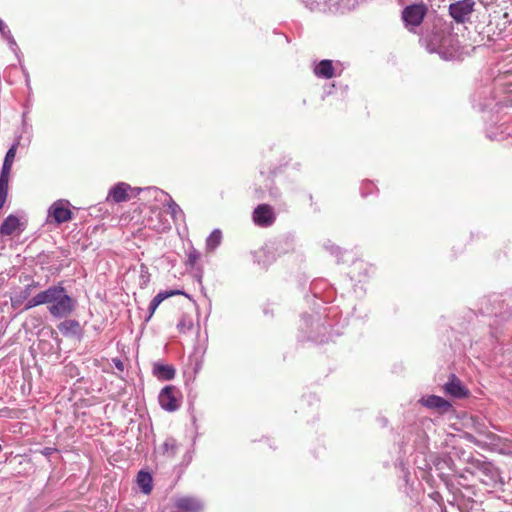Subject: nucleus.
<instances>
[{
  "instance_id": "obj_5",
  "label": "nucleus",
  "mask_w": 512,
  "mask_h": 512,
  "mask_svg": "<svg viewBox=\"0 0 512 512\" xmlns=\"http://www.w3.org/2000/svg\"><path fill=\"white\" fill-rule=\"evenodd\" d=\"M156 201L162 203L164 206L167 207L166 213H169L171 215V218L173 220H176L178 215L182 213V210L180 206L172 199V197L156 188V187H149L145 189Z\"/></svg>"
},
{
  "instance_id": "obj_3",
  "label": "nucleus",
  "mask_w": 512,
  "mask_h": 512,
  "mask_svg": "<svg viewBox=\"0 0 512 512\" xmlns=\"http://www.w3.org/2000/svg\"><path fill=\"white\" fill-rule=\"evenodd\" d=\"M73 213L70 210V202L60 199L55 201L48 209V222L62 224L72 219Z\"/></svg>"
},
{
  "instance_id": "obj_23",
  "label": "nucleus",
  "mask_w": 512,
  "mask_h": 512,
  "mask_svg": "<svg viewBox=\"0 0 512 512\" xmlns=\"http://www.w3.org/2000/svg\"><path fill=\"white\" fill-rule=\"evenodd\" d=\"M222 234L221 231L214 230L206 240V245L209 250H214L221 242Z\"/></svg>"
},
{
  "instance_id": "obj_11",
  "label": "nucleus",
  "mask_w": 512,
  "mask_h": 512,
  "mask_svg": "<svg viewBox=\"0 0 512 512\" xmlns=\"http://www.w3.org/2000/svg\"><path fill=\"white\" fill-rule=\"evenodd\" d=\"M174 505L184 512H200L203 509L202 502L190 496L177 497L174 501Z\"/></svg>"
},
{
  "instance_id": "obj_21",
  "label": "nucleus",
  "mask_w": 512,
  "mask_h": 512,
  "mask_svg": "<svg viewBox=\"0 0 512 512\" xmlns=\"http://www.w3.org/2000/svg\"><path fill=\"white\" fill-rule=\"evenodd\" d=\"M79 328L80 325L76 320H65L58 325L59 331L65 336L76 334Z\"/></svg>"
},
{
  "instance_id": "obj_17",
  "label": "nucleus",
  "mask_w": 512,
  "mask_h": 512,
  "mask_svg": "<svg viewBox=\"0 0 512 512\" xmlns=\"http://www.w3.org/2000/svg\"><path fill=\"white\" fill-rule=\"evenodd\" d=\"M153 374L160 380H171L175 376V369L171 365L155 363Z\"/></svg>"
},
{
  "instance_id": "obj_4",
  "label": "nucleus",
  "mask_w": 512,
  "mask_h": 512,
  "mask_svg": "<svg viewBox=\"0 0 512 512\" xmlns=\"http://www.w3.org/2000/svg\"><path fill=\"white\" fill-rule=\"evenodd\" d=\"M428 7L423 2L406 6L402 11V19L406 25L417 27L426 16Z\"/></svg>"
},
{
  "instance_id": "obj_26",
  "label": "nucleus",
  "mask_w": 512,
  "mask_h": 512,
  "mask_svg": "<svg viewBox=\"0 0 512 512\" xmlns=\"http://www.w3.org/2000/svg\"><path fill=\"white\" fill-rule=\"evenodd\" d=\"M30 290H31V286L29 285L25 288V290L21 293V295H19L18 298H16L15 300L12 299V301L17 302V303L21 302L23 299L27 298L30 295Z\"/></svg>"
},
{
  "instance_id": "obj_22",
  "label": "nucleus",
  "mask_w": 512,
  "mask_h": 512,
  "mask_svg": "<svg viewBox=\"0 0 512 512\" xmlns=\"http://www.w3.org/2000/svg\"><path fill=\"white\" fill-rule=\"evenodd\" d=\"M161 448L166 457L173 458L178 452L179 445L174 438H167Z\"/></svg>"
},
{
  "instance_id": "obj_18",
  "label": "nucleus",
  "mask_w": 512,
  "mask_h": 512,
  "mask_svg": "<svg viewBox=\"0 0 512 512\" xmlns=\"http://www.w3.org/2000/svg\"><path fill=\"white\" fill-rule=\"evenodd\" d=\"M426 46L429 51L434 52L444 47V35L441 31H435L431 35H427L424 38Z\"/></svg>"
},
{
  "instance_id": "obj_2",
  "label": "nucleus",
  "mask_w": 512,
  "mask_h": 512,
  "mask_svg": "<svg viewBox=\"0 0 512 512\" xmlns=\"http://www.w3.org/2000/svg\"><path fill=\"white\" fill-rule=\"evenodd\" d=\"M141 191H143L142 188L132 187L125 182H118L109 189L106 202L113 204L127 202L136 197Z\"/></svg>"
},
{
  "instance_id": "obj_10",
  "label": "nucleus",
  "mask_w": 512,
  "mask_h": 512,
  "mask_svg": "<svg viewBox=\"0 0 512 512\" xmlns=\"http://www.w3.org/2000/svg\"><path fill=\"white\" fill-rule=\"evenodd\" d=\"M25 229V223L15 215H9L3 221L0 227V234L2 236H11L13 234H19Z\"/></svg>"
},
{
  "instance_id": "obj_14",
  "label": "nucleus",
  "mask_w": 512,
  "mask_h": 512,
  "mask_svg": "<svg viewBox=\"0 0 512 512\" xmlns=\"http://www.w3.org/2000/svg\"><path fill=\"white\" fill-rule=\"evenodd\" d=\"M315 2H323L330 10L335 12H344L351 10L358 4V0H314Z\"/></svg>"
},
{
  "instance_id": "obj_13",
  "label": "nucleus",
  "mask_w": 512,
  "mask_h": 512,
  "mask_svg": "<svg viewBox=\"0 0 512 512\" xmlns=\"http://www.w3.org/2000/svg\"><path fill=\"white\" fill-rule=\"evenodd\" d=\"M445 392L456 398L467 396L468 390L462 385L461 381L454 375L451 376L449 382L444 386Z\"/></svg>"
},
{
  "instance_id": "obj_27",
  "label": "nucleus",
  "mask_w": 512,
  "mask_h": 512,
  "mask_svg": "<svg viewBox=\"0 0 512 512\" xmlns=\"http://www.w3.org/2000/svg\"><path fill=\"white\" fill-rule=\"evenodd\" d=\"M0 33L5 36H10V30L8 29L7 25L0 19Z\"/></svg>"
},
{
  "instance_id": "obj_6",
  "label": "nucleus",
  "mask_w": 512,
  "mask_h": 512,
  "mask_svg": "<svg viewBox=\"0 0 512 512\" xmlns=\"http://www.w3.org/2000/svg\"><path fill=\"white\" fill-rule=\"evenodd\" d=\"M180 393L174 386L164 387L158 396L160 406L169 412L176 411L180 407Z\"/></svg>"
},
{
  "instance_id": "obj_20",
  "label": "nucleus",
  "mask_w": 512,
  "mask_h": 512,
  "mask_svg": "<svg viewBox=\"0 0 512 512\" xmlns=\"http://www.w3.org/2000/svg\"><path fill=\"white\" fill-rule=\"evenodd\" d=\"M137 483L142 492L149 494L152 490V477L148 472L140 471L137 476Z\"/></svg>"
},
{
  "instance_id": "obj_25",
  "label": "nucleus",
  "mask_w": 512,
  "mask_h": 512,
  "mask_svg": "<svg viewBox=\"0 0 512 512\" xmlns=\"http://www.w3.org/2000/svg\"><path fill=\"white\" fill-rule=\"evenodd\" d=\"M16 148L17 144H13L10 149L7 151L4 160H14L16 156Z\"/></svg>"
},
{
  "instance_id": "obj_9",
  "label": "nucleus",
  "mask_w": 512,
  "mask_h": 512,
  "mask_svg": "<svg viewBox=\"0 0 512 512\" xmlns=\"http://www.w3.org/2000/svg\"><path fill=\"white\" fill-rule=\"evenodd\" d=\"M253 220L258 226L267 227L274 223L273 208L267 204L257 206L253 212Z\"/></svg>"
},
{
  "instance_id": "obj_28",
  "label": "nucleus",
  "mask_w": 512,
  "mask_h": 512,
  "mask_svg": "<svg viewBox=\"0 0 512 512\" xmlns=\"http://www.w3.org/2000/svg\"><path fill=\"white\" fill-rule=\"evenodd\" d=\"M198 258V255L196 253H190L189 254V261L194 264Z\"/></svg>"
},
{
  "instance_id": "obj_24",
  "label": "nucleus",
  "mask_w": 512,
  "mask_h": 512,
  "mask_svg": "<svg viewBox=\"0 0 512 512\" xmlns=\"http://www.w3.org/2000/svg\"><path fill=\"white\" fill-rule=\"evenodd\" d=\"M177 328L180 333H186L193 328V319L191 316L187 314H183L179 323L177 324Z\"/></svg>"
},
{
  "instance_id": "obj_8",
  "label": "nucleus",
  "mask_w": 512,
  "mask_h": 512,
  "mask_svg": "<svg viewBox=\"0 0 512 512\" xmlns=\"http://www.w3.org/2000/svg\"><path fill=\"white\" fill-rule=\"evenodd\" d=\"M146 225L157 232H164L170 228V223L158 207L150 208V215L146 219Z\"/></svg>"
},
{
  "instance_id": "obj_12",
  "label": "nucleus",
  "mask_w": 512,
  "mask_h": 512,
  "mask_svg": "<svg viewBox=\"0 0 512 512\" xmlns=\"http://www.w3.org/2000/svg\"><path fill=\"white\" fill-rule=\"evenodd\" d=\"M13 162H3L0 172V209L4 206L9 189V177Z\"/></svg>"
},
{
  "instance_id": "obj_16",
  "label": "nucleus",
  "mask_w": 512,
  "mask_h": 512,
  "mask_svg": "<svg viewBox=\"0 0 512 512\" xmlns=\"http://www.w3.org/2000/svg\"><path fill=\"white\" fill-rule=\"evenodd\" d=\"M316 76L324 79H331L335 76V70L331 60H322L314 68Z\"/></svg>"
},
{
  "instance_id": "obj_15",
  "label": "nucleus",
  "mask_w": 512,
  "mask_h": 512,
  "mask_svg": "<svg viewBox=\"0 0 512 512\" xmlns=\"http://www.w3.org/2000/svg\"><path fill=\"white\" fill-rule=\"evenodd\" d=\"M421 403L428 408L436 409L440 412H446L451 407L448 401L436 395H431L428 396L427 398H422Z\"/></svg>"
},
{
  "instance_id": "obj_7",
  "label": "nucleus",
  "mask_w": 512,
  "mask_h": 512,
  "mask_svg": "<svg viewBox=\"0 0 512 512\" xmlns=\"http://www.w3.org/2000/svg\"><path fill=\"white\" fill-rule=\"evenodd\" d=\"M474 5V0H460L451 3L449 14L457 23H464L469 20L470 15L474 11Z\"/></svg>"
},
{
  "instance_id": "obj_1",
  "label": "nucleus",
  "mask_w": 512,
  "mask_h": 512,
  "mask_svg": "<svg viewBox=\"0 0 512 512\" xmlns=\"http://www.w3.org/2000/svg\"><path fill=\"white\" fill-rule=\"evenodd\" d=\"M47 305L48 311L55 318H65L75 309L76 301L70 297L61 285H54L32 297L25 306L31 309L39 305Z\"/></svg>"
},
{
  "instance_id": "obj_19",
  "label": "nucleus",
  "mask_w": 512,
  "mask_h": 512,
  "mask_svg": "<svg viewBox=\"0 0 512 512\" xmlns=\"http://www.w3.org/2000/svg\"><path fill=\"white\" fill-rule=\"evenodd\" d=\"M178 294H182L181 291L179 290H171V291H164V292H160L158 293L153 299L152 301L150 302V305H149V316H148V320L152 317V315L155 313L156 309L158 308V306L167 298L171 297V296H174V295H178Z\"/></svg>"
},
{
  "instance_id": "obj_29",
  "label": "nucleus",
  "mask_w": 512,
  "mask_h": 512,
  "mask_svg": "<svg viewBox=\"0 0 512 512\" xmlns=\"http://www.w3.org/2000/svg\"><path fill=\"white\" fill-rule=\"evenodd\" d=\"M115 365L118 369L123 370V363L120 360L115 361Z\"/></svg>"
}]
</instances>
